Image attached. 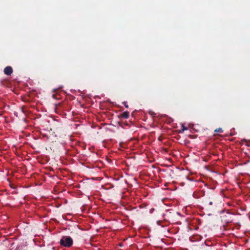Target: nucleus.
I'll list each match as a JSON object with an SVG mask.
<instances>
[{"label": "nucleus", "instance_id": "6e6552de", "mask_svg": "<svg viewBox=\"0 0 250 250\" xmlns=\"http://www.w3.org/2000/svg\"><path fill=\"white\" fill-rule=\"evenodd\" d=\"M212 204H213L212 202H211V201H210V202H209V205H212Z\"/></svg>", "mask_w": 250, "mask_h": 250}, {"label": "nucleus", "instance_id": "7ed1b4c3", "mask_svg": "<svg viewBox=\"0 0 250 250\" xmlns=\"http://www.w3.org/2000/svg\"><path fill=\"white\" fill-rule=\"evenodd\" d=\"M121 116L123 118L127 119L129 117V112L128 111H125L122 113Z\"/></svg>", "mask_w": 250, "mask_h": 250}, {"label": "nucleus", "instance_id": "20e7f679", "mask_svg": "<svg viewBox=\"0 0 250 250\" xmlns=\"http://www.w3.org/2000/svg\"><path fill=\"white\" fill-rule=\"evenodd\" d=\"M215 132H219V133H222L223 132V130L221 128H218L215 130L214 131Z\"/></svg>", "mask_w": 250, "mask_h": 250}, {"label": "nucleus", "instance_id": "39448f33", "mask_svg": "<svg viewBox=\"0 0 250 250\" xmlns=\"http://www.w3.org/2000/svg\"><path fill=\"white\" fill-rule=\"evenodd\" d=\"M185 130H187V128L184 125H182V129L180 131V133H182Z\"/></svg>", "mask_w": 250, "mask_h": 250}, {"label": "nucleus", "instance_id": "423d86ee", "mask_svg": "<svg viewBox=\"0 0 250 250\" xmlns=\"http://www.w3.org/2000/svg\"><path fill=\"white\" fill-rule=\"evenodd\" d=\"M123 104L126 108H128V105L127 103V102H123Z\"/></svg>", "mask_w": 250, "mask_h": 250}, {"label": "nucleus", "instance_id": "0eeeda50", "mask_svg": "<svg viewBox=\"0 0 250 250\" xmlns=\"http://www.w3.org/2000/svg\"><path fill=\"white\" fill-rule=\"evenodd\" d=\"M10 187H11V188H15V186H14V185H10Z\"/></svg>", "mask_w": 250, "mask_h": 250}, {"label": "nucleus", "instance_id": "f03ea898", "mask_svg": "<svg viewBox=\"0 0 250 250\" xmlns=\"http://www.w3.org/2000/svg\"><path fill=\"white\" fill-rule=\"evenodd\" d=\"M3 72L7 75H11L13 73V70L11 66H7L4 68Z\"/></svg>", "mask_w": 250, "mask_h": 250}, {"label": "nucleus", "instance_id": "f257e3e1", "mask_svg": "<svg viewBox=\"0 0 250 250\" xmlns=\"http://www.w3.org/2000/svg\"><path fill=\"white\" fill-rule=\"evenodd\" d=\"M73 240L70 236H63L60 240L62 246L70 247L73 245Z\"/></svg>", "mask_w": 250, "mask_h": 250}]
</instances>
